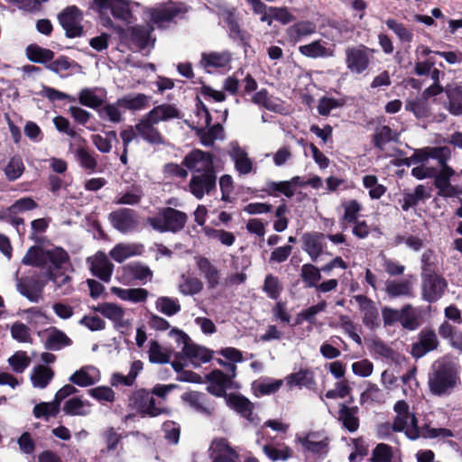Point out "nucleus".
<instances>
[{"label": "nucleus", "mask_w": 462, "mask_h": 462, "mask_svg": "<svg viewBox=\"0 0 462 462\" xmlns=\"http://www.w3.org/2000/svg\"><path fill=\"white\" fill-rule=\"evenodd\" d=\"M321 40H316L310 43L300 45L299 52L310 59L328 58L334 56V51L325 46Z\"/></svg>", "instance_id": "obj_23"}, {"label": "nucleus", "mask_w": 462, "mask_h": 462, "mask_svg": "<svg viewBox=\"0 0 462 462\" xmlns=\"http://www.w3.org/2000/svg\"><path fill=\"white\" fill-rule=\"evenodd\" d=\"M313 434H308L306 437L300 438L299 440L303 447L304 451L310 452L314 455H326L328 453V439L320 441L311 440Z\"/></svg>", "instance_id": "obj_49"}, {"label": "nucleus", "mask_w": 462, "mask_h": 462, "mask_svg": "<svg viewBox=\"0 0 462 462\" xmlns=\"http://www.w3.org/2000/svg\"><path fill=\"white\" fill-rule=\"evenodd\" d=\"M448 288L447 280L438 273H421L422 299L430 303L438 301Z\"/></svg>", "instance_id": "obj_5"}, {"label": "nucleus", "mask_w": 462, "mask_h": 462, "mask_svg": "<svg viewBox=\"0 0 462 462\" xmlns=\"http://www.w3.org/2000/svg\"><path fill=\"white\" fill-rule=\"evenodd\" d=\"M157 122H153L152 117L146 114L135 125L134 129L136 133L146 143L152 145H160L164 143V138L162 133L154 125Z\"/></svg>", "instance_id": "obj_16"}, {"label": "nucleus", "mask_w": 462, "mask_h": 462, "mask_svg": "<svg viewBox=\"0 0 462 462\" xmlns=\"http://www.w3.org/2000/svg\"><path fill=\"white\" fill-rule=\"evenodd\" d=\"M83 20L82 11L76 5H69L64 8L58 14V21L65 31L67 38L72 39L81 37L84 33V28L81 24Z\"/></svg>", "instance_id": "obj_3"}, {"label": "nucleus", "mask_w": 462, "mask_h": 462, "mask_svg": "<svg viewBox=\"0 0 462 462\" xmlns=\"http://www.w3.org/2000/svg\"><path fill=\"white\" fill-rule=\"evenodd\" d=\"M405 110L412 113L417 119H425L431 115L429 101L421 96L413 99H407L405 102Z\"/></svg>", "instance_id": "obj_31"}, {"label": "nucleus", "mask_w": 462, "mask_h": 462, "mask_svg": "<svg viewBox=\"0 0 462 462\" xmlns=\"http://www.w3.org/2000/svg\"><path fill=\"white\" fill-rule=\"evenodd\" d=\"M208 382L207 391L216 397H226V389L231 385L232 380L219 369H214L206 375Z\"/></svg>", "instance_id": "obj_19"}, {"label": "nucleus", "mask_w": 462, "mask_h": 462, "mask_svg": "<svg viewBox=\"0 0 462 462\" xmlns=\"http://www.w3.org/2000/svg\"><path fill=\"white\" fill-rule=\"evenodd\" d=\"M385 292L390 298H398L401 296L413 297L412 283L408 280L388 281L386 282Z\"/></svg>", "instance_id": "obj_33"}, {"label": "nucleus", "mask_w": 462, "mask_h": 462, "mask_svg": "<svg viewBox=\"0 0 462 462\" xmlns=\"http://www.w3.org/2000/svg\"><path fill=\"white\" fill-rule=\"evenodd\" d=\"M71 344L72 340L63 331L51 327V333L45 342V347L49 350L56 351Z\"/></svg>", "instance_id": "obj_38"}, {"label": "nucleus", "mask_w": 462, "mask_h": 462, "mask_svg": "<svg viewBox=\"0 0 462 462\" xmlns=\"http://www.w3.org/2000/svg\"><path fill=\"white\" fill-rule=\"evenodd\" d=\"M359 409L357 406L349 407L346 403L339 404L337 420L342 427L349 432H355L358 430L360 420L358 417Z\"/></svg>", "instance_id": "obj_20"}, {"label": "nucleus", "mask_w": 462, "mask_h": 462, "mask_svg": "<svg viewBox=\"0 0 462 462\" xmlns=\"http://www.w3.org/2000/svg\"><path fill=\"white\" fill-rule=\"evenodd\" d=\"M342 207L344 208V215L341 218V226L345 229L346 226L344 223L351 224L357 221L362 207L356 199L343 202Z\"/></svg>", "instance_id": "obj_48"}, {"label": "nucleus", "mask_w": 462, "mask_h": 462, "mask_svg": "<svg viewBox=\"0 0 462 462\" xmlns=\"http://www.w3.org/2000/svg\"><path fill=\"white\" fill-rule=\"evenodd\" d=\"M393 448L385 443H379L373 449L372 462H392Z\"/></svg>", "instance_id": "obj_63"}, {"label": "nucleus", "mask_w": 462, "mask_h": 462, "mask_svg": "<svg viewBox=\"0 0 462 462\" xmlns=\"http://www.w3.org/2000/svg\"><path fill=\"white\" fill-rule=\"evenodd\" d=\"M189 190L197 199H202L205 194L210 195L212 192L216 191V171L192 174L189 183Z\"/></svg>", "instance_id": "obj_8"}, {"label": "nucleus", "mask_w": 462, "mask_h": 462, "mask_svg": "<svg viewBox=\"0 0 462 462\" xmlns=\"http://www.w3.org/2000/svg\"><path fill=\"white\" fill-rule=\"evenodd\" d=\"M439 346V341L435 330L431 328H424L418 335V341L412 344L411 354L418 359L431 351L437 350Z\"/></svg>", "instance_id": "obj_12"}, {"label": "nucleus", "mask_w": 462, "mask_h": 462, "mask_svg": "<svg viewBox=\"0 0 462 462\" xmlns=\"http://www.w3.org/2000/svg\"><path fill=\"white\" fill-rule=\"evenodd\" d=\"M460 383L459 367L451 361L435 363L429 374L428 386L435 396L449 395Z\"/></svg>", "instance_id": "obj_1"}, {"label": "nucleus", "mask_w": 462, "mask_h": 462, "mask_svg": "<svg viewBox=\"0 0 462 462\" xmlns=\"http://www.w3.org/2000/svg\"><path fill=\"white\" fill-rule=\"evenodd\" d=\"M78 100L80 105L96 109L104 103L103 98L95 94V89L85 88L79 93Z\"/></svg>", "instance_id": "obj_53"}, {"label": "nucleus", "mask_w": 462, "mask_h": 462, "mask_svg": "<svg viewBox=\"0 0 462 462\" xmlns=\"http://www.w3.org/2000/svg\"><path fill=\"white\" fill-rule=\"evenodd\" d=\"M282 289V285L277 276L272 273L265 276L263 291L270 299L277 300L281 296Z\"/></svg>", "instance_id": "obj_52"}, {"label": "nucleus", "mask_w": 462, "mask_h": 462, "mask_svg": "<svg viewBox=\"0 0 462 462\" xmlns=\"http://www.w3.org/2000/svg\"><path fill=\"white\" fill-rule=\"evenodd\" d=\"M456 171L451 167H444L433 174L434 187L438 189V196L442 198H454L462 193L457 186L450 183V179Z\"/></svg>", "instance_id": "obj_13"}, {"label": "nucleus", "mask_w": 462, "mask_h": 462, "mask_svg": "<svg viewBox=\"0 0 462 462\" xmlns=\"http://www.w3.org/2000/svg\"><path fill=\"white\" fill-rule=\"evenodd\" d=\"M22 263L25 265L42 266L46 263L44 251L39 246L30 247Z\"/></svg>", "instance_id": "obj_56"}, {"label": "nucleus", "mask_w": 462, "mask_h": 462, "mask_svg": "<svg viewBox=\"0 0 462 462\" xmlns=\"http://www.w3.org/2000/svg\"><path fill=\"white\" fill-rule=\"evenodd\" d=\"M156 309L162 314L171 317L180 311V304L177 298L168 296L159 297L155 302Z\"/></svg>", "instance_id": "obj_45"}, {"label": "nucleus", "mask_w": 462, "mask_h": 462, "mask_svg": "<svg viewBox=\"0 0 462 462\" xmlns=\"http://www.w3.org/2000/svg\"><path fill=\"white\" fill-rule=\"evenodd\" d=\"M393 140V130L389 125L378 127L373 135V144L375 148L383 151L384 145Z\"/></svg>", "instance_id": "obj_58"}, {"label": "nucleus", "mask_w": 462, "mask_h": 462, "mask_svg": "<svg viewBox=\"0 0 462 462\" xmlns=\"http://www.w3.org/2000/svg\"><path fill=\"white\" fill-rule=\"evenodd\" d=\"M230 156L232 157L235 162V168L240 174H248L252 171L253 162L249 159L246 152L243 150L241 147H235Z\"/></svg>", "instance_id": "obj_40"}, {"label": "nucleus", "mask_w": 462, "mask_h": 462, "mask_svg": "<svg viewBox=\"0 0 462 462\" xmlns=\"http://www.w3.org/2000/svg\"><path fill=\"white\" fill-rule=\"evenodd\" d=\"M227 404L242 417L247 420L251 419L254 406L245 396L239 393H230L227 398Z\"/></svg>", "instance_id": "obj_24"}, {"label": "nucleus", "mask_w": 462, "mask_h": 462, "mask_svg": "<svg viewBox=\"0 0 462 462\" xmlns=\"http://www.w3.org/2000/svg\"><path fill=\"white\" fill-rule=\"evenodd\" d=\"M31 359L24 351H17L8 358V364L13 371L20 374L23 373L30 365Z\"/></svg>", "instance_id": "obj_61"}, {"label": "nucleus", "mask_w": 462, "mask_h": 462, "mask_svg": "<svg viewBox=\"0 0 462 462\" xmlns=\"http://www.w3.org/2000/svg\"><path fill=\"white\" fill-rule=\"evenodd\" d=\"M124 272L134 279L142 282L146 281L147 279H152V272L151 269L147 265L139 262L131 263L125 265L124 267Z\"/></svg>", "instance_id": "obj_47"}, {"label": "nucleus", "mask_w": 462, "mask_h": 462, "mask_svg": "<svg viewBox=\"0 0 462 462\" xmlns=\"http://www.w3.org/2000/svg\"><path fill=\"white\" fill-rule=\"evenodd\" d=\"M45 259H47L56 269H60L62 264L69 260V254L61 247H56L51 250L44 251Z\"/></svg>", "instance_id": "obj_57"}, {"label": "nucleus", "mask_w": 462, "mask_h": 462, "mask_svg": "<svg viewBox=\"0 0 462 462\" xmlns=\"http://www.w3.org/2000/svg\"><path fill=\"white\" fill-rule=\"evenodd\" d=\"M93 4L99 13L110 11L116 19L128 22L132 17L129 0H93Z\"/></svg>", "instance_id": "obj_14"}, {"label": "nucleus", "mask_w": 462, "mask_h": 462, "mask_svg": "<svg viewBox=\"0 0 462 462\" xmlns=\"http://www.w3.org/2000/svg\"><path fill=\"white\" fill-rule=\"evenodd\" d=\"M111 226L122 234L136 229L138 226L137 213L129 208H121L108 215Z\"/></svg>", "instance_id": "obj_9"}, {"label": "nucleus", "mask_w": 462, "mask_h": 462, "mask_svg": "<svg viewBox=\"0 0 462 462\" xmlns=\"http://www.w3.org/2000/svg\"><path fill=\"white\" fill-rule=\"evenodd\" d=\"M60 410V407L57 404V402H42L33 407L32 413L35 418L48 421L50 418L56 417Z\"/></svg>", "instance_id": "obj_44"}, {"label": "nucleus", "mask_w": 462, "mask_h": 462, "mask_svg": "<svg viewBox=\"0 0 462 462\" xmlns=\"http://www.w3.org/2000/svg\"><path fill=\"white\" fill-rule=\"evenodd\" d=\"M196 134L199 137L200 143L204 146H212L217 138H224V128L219 123H217L210 126L208 129L203 127L197 128Z\"/></svg>", "instance_id": "obj_35"}, {"label": "nucleus", "mask_w": 462, "mask_h": 462, "mask_svg": "<svg viewBox=\"0 0 462 462\" xmlns=\"http://www.w3.org/2000/svg\"><path fill=\"white\" fill-rule=\"evenodd\" d=\"M154 26L152 24H135L126 30L127 37L131 43L139 51L148 47H154L156 38L152 37Z\"/></svg>", "instance_id": "obj_10"}, {"label": "nucleus", "mask_w": 462, "mask_h": 462, "mask_svg": "<svg viewBox=\"0 0 462 462\" xmlns=\"http://www.w3.org/2000/svg\"><path fill=\"white\" fill-rule=\"evenodd\" d=\"M374 51L364 44L346 48L345 62L348 70L355 74L364 73L370 66V54Z\"/></svg>", "instance_id": "obj_4"}, {"label": "nucleus", "mask_w": 462, "mask_h": 462, "mask_svg": "<svg viewBox=\"0 0 462 462\" xmlns=\"http://www.w3.org/2000/svg\"><path fill=\"white\" fill-rule=\"evenodd\" d=\"M12 337L21 343H31V331L25 324L16 321L11 327Z\"/></svg>", "instance_id": "obj_64"}, {"label": "nucleus", "mask_w": 462, "mask_h": 462, "mask_svg": "<svg viewBox=\"0 0 462 462\" xmlns=\"http://www.w3.org/2000/svg\"><path fill=\"white\" fill-rule=\"evenodd\" d=\"M430 197V194L426 191L425 187L419 184L415 187L412 193L404 192L402 209L403 211H408L411 208L417 206L420 200H425Z\"/></svg>", "instance_id": "obj_39"}, {"label": "nucleus", "mask_w": 462, "mask_h": 462, "mask_svg": "<svg viewBox=\"0 0 462 462\" xmlns=\"http://www.w3.org/2000/svg\"><path fill=\"white\" fill-rule=\"evenodd\" d=\"M147 115L153 122L168 121L174 118H181V112L172 104H162L154 106Z\"/></svg>", "instance_id": "obj_27"}, {"label": "nucleus", "mask_w": 462, "mask_h": 462, "mask_svg": "<svg viewBox=\"0 0 462 462\" xmlns=\"http://www.w3.org/2000/svg\"><path fill=\"white\" fill-rule=\"evenodd\" d=\"M179 14L178 8H152L149 11L150 24L156 25L158 29H164L167 27L166 23L172 22Z\"/></svg>", "instance_id": "obj_22"}, {"label": "nucleus", "mask_w": 462, "mask_h": 462, "mask_svg": "<svg viewBox=\"0 0 462 462\" xmlns=\"http://www.w3.org/2000/svg\"><path fill=\"white\" fill-rule=\"evenodd\" d=\"M214 158V154L209 152L193 149L185 155L182 165L192 171L193 174L214 172L216 171Z\"/></svg>", "instance_id": "obj_6"}, {"label": "nucleus", "mask_w": 462, "mask_h": 462, "mask_svg": "<svg viewBox=\"0 0 462 462\" xmlns=\"http://www.w3.org/2000/svg\"><path fill=\"white\" fill-rule=\"evenodd\" d=\"M54 376V372L49 366L39 365L34 367L31 376L34 387L45 388Z\"/></svg>", "instance_id": "obj_42"}, {"label": "nucleus", "mask_w": 462, "mask_h": 462, "mask_svg": "<svg viewBox=\"0 0 462 462\" xmlns=\"http://www.w3.org/2000/svg\"><path fill=\"white\" fill-rule=\"evenodd\" d=\"M388 29L392 30L402 42H411L413 40V32L409 30L403 23L397 22L393 18L385 21Z\"/></svg>", "instance_id": "obj_54"}, {"label": "nucleus", "mask_w": 462, "mask_h": 462, "mask_svg": "<svg viewBox=\"0 0 462 462\" xmlns=\"http://www.w3.org/2000/svg\"><path fill=\"white\" fill-rule=\"evenodd\" d=\"M289 387L298 386L312 389L316 385L314 373L310 369H300L297 373H292L286 377Z\"/></svg>", "instance_id": "obj_29"}, {"label": "nucleus", "mask_w": 462, "mask_h": 462, "mask_svg": "<svg viewBox=\"0 0 462 462\" xmlns=\"http://www.w3.org/2000/svg\"><path fill=\"white\" fill-rule=\"evenodd\" d=\"M317 31V25L314 22L306 20L295 23L288 28L287 34L291 41L297 42L303 37L312 35Z\"/></svg>", "instance_id": "obj_28"}, {"label": "nucleus", "mask_w": 462, "mask_h": 462, "mask_svg": "<svg viewBox=\"0 0 462 462\" xmlns=\"http://www.w3.org/2000/svg\"><path fill=\"white\" fill-rule=\"evenodd\" d=\"M111 291L121 300L134 303L144 302L148 298V291L143 288L122 289L112 287Z\"/></svg>", "instance_id": "obj_34"}, {"label": "nucleus", "mask_w": 462, "mask_h": 462, "mask_svg": "<svg viewBox=\"0 0 462 462\" xmlns=\"http://www.w3.org/2000/svg\"><path fill=\"white\" fill-rule=\"evenodd\" d=\"M300 275L305 288H315L322 278L319 268L312 263L303 264Z\"/></svg>", "instance_id": "obj_43"}, {"label": "nucleus", "mask_w": 462, "mask_h": 462, "mask_svg": "<svg viewBox=\"0 0 462 462\" xmlns=\"http://www.w3.org/2000/svg\"><path fill=\"white\" fill-rule=\"evenodd\" d=\"M197 266L203 273L207 281L208 288L212 290L219 284V271L205 256H199L197 260Z\"/></svg>", "instance_id": "obj_26"}, {"label": "nucleus", "mask_w": 462, "mask_h": 462, "mask_svg": "<svg viewBox=\"0 0 462 462\" xmlns=\"http://www.w3.org/2000/svg\"><path fill=\"white\" fill-rule=\"evenodd\" d=\"M75 159L79 164L86 171L94 172L97 168V162L94 155L84 147H79L75 151Z\"/></svg>", "instance_id": "obj_50"}, {"label": "nucleus", "mask_w": 462, "mask_h": 462, "mask_svg": "<svg viewBox=\"0 0 462 462\" xmlns=\"http://www.w3.org/2000/svg\"><path fill=\"white\" fill-rule=\"evenodd\" d=\"M400 323L406 330L414 331L420 326V316L411 304L402 306L400 310Z\"/></svg>", "instance_id": "obj_36"}, {"label": "nucleus", "mask_w": 462, "mask_h": 462, "mask_svg": "<svg viewBox=\"0 0 462 462\" xmlns=\"http://www.w3.org/2000/svg\"><path fill=\"white\" fill-rule=\"evenodd\" d=\"M149 393H151L145 388H140L134 391L129 396V406L135 409L139 414H142L148 400Z\"/></svg>", "instance_id": "obj_59"}, {"label": "nucleus", "mask_w": 462, "mask_h": 462, "mask_svg": "<svg viewBox=\"0 0 462 462\" xmlns=\"http://www.w3.org/2000/svg\"><path fill=\"white\" fill-rule=\"evenodd\" d=\"M87 263L93 276L104 282L111 281L115 265L104 252L98 251L93 256L88 257Z\"/></svg>", "instance_id": "obj_11"}, {"label": "nucleus", "mask_w": 462, "mask_h": 462, "mask_svg": "<svg viewBox=\"0 0 462 462\" xmlns=\"http://www.w3.org/2000/svg\"><path fill=\"white\" fill-rule=\"evenodd\" d=\"M187 221L188 216L185 212L171 207L163 208L160 211V216L149 217L146 219V222L160 233H178L184 228Z\"/></svg>", "instance_id": "obj_2"}, {"label": "nucleus", "mask_w": 462, "mask_h": 462, "mask_svg": "<svg viewBox=\"0 0 462 462\" xmlns=\"http://www.w3.org/2000/svg\"><path fill=\"white\" fill-rule=\"evenodd\" d=\"M231 61V54L229 51L209 53H202L201 64L205 69L214 68L222 69L226 67Z\"/></svg>", "instance_id": "obj_30"}, {"label": "nucleus", "mask_w": 462, "mask_h": 462, "mask_svg": "<svg viewBox=\"0 0 462 462\" xmlns=\"http://www.w3.org/2000/svg\"><path fill=\"white\" fill-rule=\"evenodd\" d=\"M263 451L266 457L273 462L279 460L286 461L293 455L292 449L286 445H282V448H278L273 444H265L263 447Z\"/></svg>", "instance_id": "obj_46"}, {"label": "nucleus", "mask_w": 462, "mask_h": 462, "mask_svg": "<svg viewBox=\"0 0 462 462\" xmlns=\"http://www.w3.org/2000/svg\"><path fill=\"white\" fill-rule=\"evenodd\" d=\"M148 355L149 361L152 364H168L171 360V354L164 352L161 345L155 340L150 341Z\"/></svg>", "instance_id": "obj_55"}, {"label": "nucleus", "mask_w": 462, "mask_h": 462, "mask_svg": "<svg viewBox=\"0 0 462 462\" xmlns=\"http://www.w3.org/2000/svg\"><path fill=\"white\" fill-rule=\"evenodd\" d=\"M54 55L51 50L42 48L35 43L28 45L26 48V56L32 62L48 64L53 60Z\"/></svg>", "instance_id": "obj_37"}, {"label": "nucleus", "mask_w": 462, "mask_h": 462, "mask_svg": "<svg viewBox=\"0 0 462 462\" xmlns=\"http://www.w3.org/2000/svg\"><path fill=\"white\" fill-rule=\"evenodd\" d=\"M44 283L39 279L29 278L24 281L18 280L17 290L32 302H38L42 293Z\"/></svg>", "instance_id": "obj_21"}, {"label": "nucleus", "mask_w": 462, "mask_h": 462, "mask_svg": "<svg viewBox=\"0 0 462 462\" xmlns=\"http://www.w3.org/2000/svg\"><path fill=\"white\" fill-rule=\"evenodd\" d=\"M24 171V165L23 161L19 157H12L5 168V174L6 179L10 181H14L21 177Z\"/></svg>", "instance_id": "obj_60"}, {"label": "nucleus", "mask_w": 462, "mask_h": 462, "mask_svg": "<svg viewBox=\"0 0 462 462\" xmlns=\"http://www.w3.org/2000/svg\"><path fill=\"white\" fill-rule=\"evenodd\" d=\"M176 335V340L183 344L182 352L190 360L197 359L202 363L209 362L212 359V351L191 342L190 337L181 329L172 328L170 336Z\"/></svg>", "instance_id": "obj_7"}, {"label": "nucleus", "mask_w": 462, "mask_h": 462, "mask_svg": "<svg viewBox=\"0 0 462 462\" xmlns=\"http://www.w3.org/2000/svg\"><path fill=\"white\" fill-rule=\"evenodd\" d=\"M326 236L320 232H307L301 236L302 250L308 254L312 262H316L323 254Z\"/></svg>", "instance_id": "obj_18"}, {"label": "nucleus", "mask_w": 462, "mask_h": 462, "mask_svg": "<svg viewBox=\"0 0 462 462\" xmlns=\"http://www.w3.org/2000/svg\"><path fill=\"white\" fill-rule=\"evenodd\" d=\"M353 298L363 313V324L372 330L380 327L379 311L375 303L363 294L355 295Z\"/></svg>", "instance_id": "obj_15"}, {"label": "nucleus", "mask_w": 462, "mask_h": 462, "mask_svg": "<svg viewBox=\"0 0 462 462\" xmlns=\"http://www.w3.org/2000/svg\"><path fill=\"white\" fill-rule=\"evenodd\" d=\"M183 282L179 284V291L183 295H195L203 290V282L197 277L181 275Z\"/></svg>", "instance_id": "obj_51"}, {"label": "nucleus", "mask_w": 462, "mask_h": 462, "mask_svg": "<svg viewBox=\"0 0 462 462\" xmlns=\"http://www.w3.org/2000/svg\"><path fill=\"white\" fill-rule=\"evenodd\" d=\"M268 195L277 197L278 195L275 192H279L283 194L287 198H291L294 196V189L291 187L289 180L284 181H270L267 183Z\"/></svg>", "instance_id": "obj_62"}, {"label": "nucleus", "mask_w": 462, "mask_h": 462, "mask_svg": "<svg viewBox=\"0 0 462 462\" xmlns=\"http://www.w3.org/2000/svg\"><path fill=\"white\" fill-rule=\"evenodd\" d=\"M150 98L143 93L128 94L118 98L117 104L125 110L139 111L149 106Z\"/></svg>", "instance_id": "obj_25"}, {"label": "nucleus", "mask_w": 462, "mask_h": 462, "mask_svg": "<svg viewBox=\"0 0 462 462\" xmlns=\"http://www.w3.org/2000/svg\"><path fill=\"white\" fill-rule=\"evenodd\" d=\"M445 93L448 99V110L453 116L462 115V86H447Z\"/></svg>", "instance_id": "obj_32"}, {"label": "nucleus", "mask_w": 462, "mask_h": 462, "mask_svg": "<svg viewBox=\"0 0 462 462\" xmlns=\"http://www.w3.org/2000/svg\"><path fill=\"white\" fill-rule=\"evenodd\" d=\"M181 400L194 411L206 416L213 415L215 407L213 402L204 393L189 391L182 393Z\"/></svg>", "instance_id": "obj_17"}, {"label": "nucleus", "mask_w": 462, "mask_h": 462, "mask_svg": "<svg viewBox=\"0 0 462 462\" xmlns=\"http://www.w3.org/2000/svg\"><path fill=\"white\" fill-rule=\"evenodd\" d=\"M92 310L113 322L120 320L125 316L124 309L111 302L98 303L97 306H93Z\"/></svg>", "instance_id": "obj_41"}]
</instances>
